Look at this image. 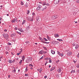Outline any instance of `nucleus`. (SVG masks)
Masks as SVG:
<instances>
[{
	"label": "nucleus",
	"mask_w": 79,
	"mask_h": 79,
	"mask_svg": "<svg viewBox=\"0 0 79 79\" xmlns=\"http://www.w3.org/2000/svg\"><path fill=\"white\" fill-rule=\"evenodd\" d=\"M2 35L4 37L5 39H6V40H7V39H8L9 38V35L8 34L4 33L2 34Z\"/></svg>",
	"instance_id": "nucleus-1"
},
{
	"label": "nucleus",
	"mask_w": 79,
	"mask_h": 79,
	"mask_svg": "<svg viewBox=\"0 0 79 79\" xmlns=\"http://www.w3.org/2000/svg\"><path fill=\"white\" fill-rule=\"evenodd\" d=\"M62 0H55L54 1L55 4H58V3H62Z\"/></svg>",
	"instance_id": "nucleus-2"
},
{
	"label": "nucleus",
	"mask_w": 79,
	"mask_h": 79,
	"mask_svg": "<svg viewBox=\"0 0 79 79\" xmlns=\"http://www.w3.org/2000/svg\"><path fill=\"white\" fill-rule=\"evenodd\" d=\"M31 60H32V57H29L26 60V62L29 63Z\"/></svg>",
	"instance_id": "nucleus-3"
},
{
	"label": "nucleus",
	"mask_w": 79,
	"mask_h": 79,
	"mask_svg": "<svg viewBox=\"0 0 79 79\" xmlns=\"http://www.w3.org/2000/svg\"><path fill=\"white\" fill-rule=\"evenodd\" d=\"M58 18V15H55L54 16H52V19H56V18Z\"/></svg>",
	"instance_id": "nucleus-4"
},
{
	"label": "nucleus",
	"mask_w": 79,
	"mask_h": 79,
	"mask_svg": "<svg viewBox=\"0 0 79 79\" xmlns=\"http://www.w3.org/2000/svg\"><path fill=\"white\" fill-rule=\"evenodd\" d=\"M28 19L29 21H33L34 19H33V18H31V17H29L28 18Z\"/></svg>",
	"instance_id": "nucleus-5"
},
{
	"label": "nucleus",
	"mask_w": 79,
	"mask_h": 79,
	"mask_svg": "<svg viewBox=\"0 0 79 79\" xmlns=\"http://www.w3.org/2000/svg\"><path fill=\"white\" fill-rule=\"evenodd\" d=\"M8 61L9 62V63H14L15 62V59H14L13 61L11 60H8Z\"/></svg>",
	"instance_id": "nucleus-6"
},
{
	"label": "nucleus",
	"mask_w": 79,
	"mask_h": 79,
	"mask_svg": "<svg viewBox=\"0 0 79 79\" xmlns=\"http://www.w3.org/2000/svg\"><path fill=\"white\" fill-rule=\"evenodd\" d=\"M72 54V52L71 51H69L67 53V55L68 56H70Z\"/></svg>",
	"instance_id": "nucleus-7"
},
{
	"label": "nucleus",
	"mask_w": 79,
	"mask_h": 79,
	"mask_svg": "<svg viewBox=\"0 0 79 79\" xmlns=\"http://www.w3.org/2000/svg\"><path fill=\"white\" fill-rule=\"evenodd\" d=\"M52 43L53 45H56V44H57L56 42L55 41H52Z\"/></svg>",
	"instance_id": "nucleus-8"
},
{
	"label": "nucleus",
	"mask_w": 79,
	"mask_h": 79,
	"mask_svg": "<svg viewBox=\"0 0 79 79\" xmlns=\"http://www.w3.org/2000/svg\"><path fill=\"white\" fill-rule=\"evenodd\" d=\"M54 37L57 38V37H59V35H58V34H56L54 35Z\"/></svg>",
	"instance_id": "nucleus-9"
},
{
	"label": "nucleus",
	"mask_w": 79,
	"mask_h": 79,
	"mask_svg": "<svg viewBox=\"0 0 79 79\" xmlns=\"http://www.w3.org/2000/svg\"><path fill=\"white\" fill-rule=\"evenodd\" d=\"M18 30L22 32H24L23 30H22V28H18Z\"/></svg>",
	"instance_id": "nucleus-10"
},
{
	"label": "nucleus",
	"mask_w": 79,
	"mask_h": 79,
	"mask_svg": "<svg viewBox=\"0 0 79 79\" xmlns=\"http://www.w3.org/2000/svg\"><path fill=\"white\" fill-rule=\"evenodd\" d=\"M54 69H55V67H52L50 69V71H52L54 70Z\"/></svg>",
	"instance_id": "nucleus-11"
},
{
	"label": "nucleus",
	"mask_w": 79,
	"mask_h": 79,
	"mask_svg": "<svg viewBox=\"0 0 79 79\" xmlns=\"http://www.w3.org/2000/svg\"><path fill=\"white\" fill-rule=\"evenodd\" d=\"M15 35H16V34L13 33L11 34L10 36L11 37H14V36H15Z\"/></svg>",
	"instance_id": "nucleus-12"
},
{
	"label": "nucleus",
	"mask_w": 79,
	"mask_h": 79,
	"mask_svg": "<svg viewBox=\"0 0 79 79\" xmlns=\"http://www.w3.org/2000/svg\"><path fill=\"white\" fill-rule=\"evenodd\" d=\"M51 52L52 53V54H53V55H54V54H55V51H53V50H51Z\"/></svg>",
	"instance_id": "nucleus-13"
},
{
	"label": "nucleus",
	"mask_w": 79,
	"mask_h": 79,
	"mask_svg": "<svg viewBox=\"0 0 79 79\" xmlns=\"http://www.w3.org/2000/svg\"><path fill=\"white\" fill-rule=\"evenodd\" d=\"M75 48L76 49H77L79 48V45L78 44H77L75 46Z\"/></svg>",
	"instance_id": "nucleus-14"
},
{
	"label": "nucleus",
	"mask_w": 79,
	"mask_h": 79,
	"mask_svg": "<svg viewBox=\"0 0 79 79\" xmlns=\"http://www.w3.org/2000/svg\"><path fill=\"white\" fill-rule=\"evenodd\" d=\"M58 72V73H60L61 71V70L60 69H59L57 70Z\"/></svg>",
	"instance_id": "nucleus-15"
},
{
	"label": "nucleus",
	"mask_w": 79,
	"mask_h": 79,
	"mask_svg": "<svg viewBox=\"0 0 79 79\" xmlns=\"http://www.w3.org/2000/svg\"><path fill=\"white\" fill-rule=\"evenodd\" d=\"M47 39L50 41V37L49 36H48V35H47Z\"/></svg>",
	"instance_id": "nucleus-16"
},
{
	"label": "nucleus",
	"mask_w": 79,
	"mask_h": 79,
	"mask_svg": "<svg viewBox=\"0 0 79 79\" xmlns=\"http://www.w3.org/2000/svg\"><path fill=\"white\" fill-rule=\"evenodd\" d=\"M57 40H58L60 42H62L63 41V40L61 39H57Z\"/></svg>",
	"instance_id": "nucleus-17"
},
{
	"label": "nucleus",
	"mask_w": 79,
	"mask_h": 79,
	"mask_svg": "<svg viewBox=\"0 0 79 79\" xmlns=\"http://www.w3.org/2000/svg\"><path fill=\"white\" fill-rule=\"evenodd\" d=\"M39 17H37L36 18V20L37 21H39Z\"/></svg>",
	"instance_id": "nucleus-18"
},
{
	"label": "nucleus",
	"mask_w": 79,
	"mask_h": 79,
	"mask_svg": "<svg viewBox=\"0 0 79 79\" xmlns=\"http://www.w3.org/2000/svg\"><path fill=\"white\" fill-rule=\"evenodd\" d=\"M26 23V20H23V21L22 22V24L23 25V24H24V23Z\"/></svg>",
	"instance_id": "nucleus-19"
},
{
	"label": "nucleus",
	"mask_w": 79,
	"mask_h": 79,
	"mask_svg": "<svg viewBox=\"0 0 79 79\" xmlns=\"http://www.w3.org/2000/svg\"><path fill=\"white\" fill-rule=\"evenodd\" d=\"M39 53L40 55H42L43 54V51H40Z\"/></svg>",
	"instance_id": "nucleus-20"
},
{
	"label": "nucleus",
	"mask_w": 79,
	"mask_h": 79,
	"mask_svg": "<svg viewBox=\"0 0 79 79\" xmlns=\"http://www.w3.org/2000/svg\"><path fill=\"white\" fill-rule=\"evenodd\" d=\"M38 7L41 8V6L40 4H38L37 5Z\"/></svg>",
	"instance_id": "nucleus-21"
},
{
	"label": "nucleus",
	"mask_w": 79,
	"mask_h": 79,
	"mask_svg": "<svg viewBox=\"0 0 79 79\" xmlns=\"http://www.w3.org/2000/svg\"><path fill=\"white\" fill-rule=\"evenodd\" d=\"M46 2H44L43 3V5H46Z\"/></svg>",
	"instance_id": "nucleus-22"
},
{
	"label": "nucleus",
	"mask_w": 79,
	"mask_h": 79,
	"mask_svg": "<svg viewBox=\"0 0 79 79\" xmlns=\"http://www.w3.org/2000/svg\"><path fill=\"white\" fill-rule=\"evenodd\" d=\"M39 39L40 40H41L42 41V42H43V40H43V39H42V38L41 37H39Z\"/></svg>",
	"instance_id": "nucleus-23"
},
{
	"label": "nucleus",
	"mask_w": 79,
	"mask_h": 79,
	"mask_svg": "<svg viewBox=\"0 0 79 79\" xmlns=\"http://www.w3.org/2000/svg\"><path fill=\"white\" fill-rule=\"evenodd\" d=\"M42 69H40L39 71L40 73H41V72H42Z\"/></svg>",
	"instance_id": "nucleus-24"
},
{
	"label": "nucleus",
	"mask_w": 79,
	"mask_h": 79,
	"mask_svg": "<svg viewBox=\"0 0 79 79\" xmlns=\"http://www.w3.org/2000/svg\"><path fill=\"white\" fill-rule=\"evenodd\" d=\"M13 68H14V70L12 71L13 73H16V69H15V68L13 67Z\"/></svg>",
	"instance_id": "nucleus-25"
},
{
	"label": "nucleus",
	"mask_w": 79,
	"mask_h": 79,
	"mask_svg": "<svg viewBox=\"0 0 79 79\" xmlns=\"http://www.w3.org/2000/svg\"><path fill=\"white\" fill-rule=\"evenodd\" d=\"M20 50H21L19 52L20 53H21L22 52H23V49L22 48H21L20 49Z\"/></svg>",
	"instance_id": "nucleus-26"
},
{
	"label": "nucleus",
	"mask_w": 79,
	"mask_h": 79,
	"mask_svg": "<svg viewBox=\"0 0 79 79\" xmlns=\"http://www.w3.org/2000/svg\"><path fill=\"white\" fill-rule=\"evenodd\" d=\"M59 55L60 56H63L64 55V54H63V53H60L59 54Z\"/></svg>",
	"instance_id": "nucleus-27"
},
{
	"label": "nucleus",
	"mask_w": 79,
	"mask_h": 79,
	"mask_svg": "<svg viewBox=\"0 0 79 79\" xmlns=\"http://www.w3.org/2000/svg\"><path fill=\"white\" fill-rule=\"evenodd\" d=\"M75 70H72L71 71V73H75Z\"/></svg>",
	"instance_id": "nucleus-28"
},
{
	"label": "nucleus",
	"mask_w": 79,
	"mask_h": 79,
	"mask_svg": "<svg viewBox=\"0 0 79 79\" xmlns=\"http://www.w3.org/2000/svg\"><path fill=\"white\" fill-rule=\"evenodd\" d=\"M15 21H16V20H13L12 21H11V22L12 23H15Z\"/></svg>",
	"instance_id": "nucleus-29"
},
{
	"label": "nucleus",
	"mask_w": 79,
	"mask_h": 79,
	"mask_svg": "<svg viewBox=\"0 0 79 79\" xmlns=\"http://www.w3.org/2000/svg\"><path fill=\"white\" fill-rule=\"evenodd\" d=\"M43 43H44V44H49L50 43V42H45V41H43Z\"/></svg>",
	"instance_id": "nucleus-30"
},
{
	"label": "nucleus",
	"mask_w": 79,
	"mask_h": 79,
	"mask_svg": "<svg viewBox=\"0 0 79 79\" xmlns=\"http://www.w3.org/2000/svg\"><path fill=\"white\" fill-rule=\"evenodd\" d=\"M44 41H48V40L47 39H46L45 38H44Z\"/></svg>",
	"instance_id": "nucleus-31"
},
{
	"label": "nucleus",
	"mask_w": 79,
	"mask_h": 79,
	"mask_svg": "<svg viewBox=\"0 0 79 79\" xmlns=\"http://www.w3.org/2000/svg\"><path fill=\"white\" fill-rule=\"evenodd\" d=\"M49 63H52V60H51V59H50V58H49Z\"/></svg>",
	"instance_id": "nucleus-32"
},
{
	"label": "nucleus",
	"mask_w": 79,
	"mask_h": 79,
	"mask_svg": "<svg viewBox=\"0 0 79 79\" xmlns=\"http://www.w3.org/2000/svg\"><path fill=\"white\" fill-rule=\"evenodd\" d=\"M21 5H24V3H23V1L21 2Z\"/></svg>",
	"instance_id": "nucleus-33"
},
{
	"label": "nucleus",
	"mask_w": 79,
	"mask_h": 79,
	"mask_svg": "<svg viewBox=\"0 0 79 79\" xmlns=\"http://www.w3.org/2000/svg\"><path fill=\"white\" fill-rule=\"evenodd\" d=\"M23 61V60H21L19 62V63L20 64H21V63H22V62Z\"/></svg>",
	"instance_id": "nucleus-34"
},
{
	"label": "nucleus",
	"mask_w": 79,
	"mask_h": 79,
	"mask_svg": "<svg viewBox=\"0 0 79 79\" xmlns=\"http://www.w3.org/2000/svg\"><path fill=\"white\" fill-rule=\"evenodd\" d=\"M25 57H24V56H23L22 57V60H24V58Z\"/></svg>",
	"instance_id": "nucleus-35"
},
{
	"label": "nucleus",
	"mask_w": 79,
	"mask_h": 79,
	"mask_svg": "<svg viewBox=\"0 0 79 79\" xmlns=\"http://www.w3.org/2000/svg\"><path fill=\"white\" fill-rule=\"evenodd\" d=\"M76 3H79V0H76Z\"/></svg>",
	"instance_id": "nucleus-36"
},
{
	"label": "nucleus",
	"mask_w": 79,
	"mask_h": 79,
	"mask_svg": "<svg viewBox=\"0 0 79 79\" xmlns=\"http://www.w3.org/2000/svg\"><path fill=\"white\" fill-rule=\"evenodd\" d=\"M29 66H30V67H33V66H34V65L31 64H30L29 65Z\"/></svg>",
	"instance_id": "nucleus-37"
},
{
	"label": "nucleus",
	"mask_w": 79,
	"mask_h": 79,
	"mask_svg": "<svg viewBox=\"0 0 79 79\" xmlns=\"http://www.w3.org/2000/svg\"><path fill=\"white\" fill-rule=\"evenodd\" d=\"M43 53H44V54L47 53V52L43 51Z\"/></svg>",
	"instance_id": "nucleus-38"
},
{
	"label": "nucleus",
	"mask_w": 79,
	"mask_h": 79,
	"mask_svg": "<svg viewBox=\"0 0 79 79\" xmlns=\"http://www.w3.org/2000/svg\"><path fill=\"white\" fill-rule=\"evenodd\" d=\"M7 44L8 45H11V43H8Z\"/></svg>",
	"instance_id": "nucleus-39"
},
{
	"label": "nucleus",
	"mask_w": 79,
	"mask_h": 79,
	"mask_svg": "<svg viewBox=\"0 0 79 79\" xmlns=\"http://www.w3.org/2000/svg\"><path fill=\"white\" fill-rule=\"evenodd\" d=\"M29 12H30V11L29 10H27V15H29Z\"/></svg>",
	"instance_id": "nucleus-40"
},
{
	"label": "nucleus",
	"mask_w": 79,
	"mask_h": 79,
	"mask_svg": "<svg viewBox=\"0 0 79 79\" xmlns=\"http://www.w3.org/2000/svg\"><path fill=\"white\" fill-rule=\"evenodd\" d=\"M40 8H39V7H37L36 9V10H37H37H40Z\"/></svg>",
	"instance_id": "nucleus-41"
},
{
	"label": "nucleus",
	"mask_w": 79,
	"mask_h": 79,
	"mask_svg": "<svg viewBox=\"0 0 79 79\" xmlns=\"http://www.w3.org/2000/svg\"><path fill=\"white\" fill-rule=\"evenodd\" d=\"M17 32L18 34H19L20 35H21V33L18 31H17Z\"/></svg>",
	"instance_id": "nucleus-42"
},
{
	"label": "nucleus",
	"mask_w": 79,
	"mask_h": 79,
	"mask_svg": "<svg viewBox=\"0 0 79 79\" xmlns=\"http://www.w3.org/2000/svg\"><path fill=\"white\" fill-rule=\"evenodd\" d=\"M46 5H47V6H50V4H49L48 3H46Z\"/></svg>",
	"instance_id": "nucleus-43"
},
{
	"label": "nucleus",
	"mask_w": 79,
	"mask_h": 79,
	"mask_svg": "<svg viewBox=\"0 0 79 79\" xmlns=\"http://www.w3.org/2000/svg\"><path fill=\"white\" fill-rule=\"evenodd\" d=\"M45 60H49V58H45Z\"/></svg>",
	"instance_id": "nucleus-44"
},
{
	"label": "nucleus",
	"mask_w": 79,
	"mask_h": 79,
	"mask_svg": "<svg viewBox=\"0 0 79 79\" xmlns=\"http://www.w3.org/2000/svg\"><path fill=\"white\" fill-rule=\"evenodd\" d=\"M43 47L44 50H47V48L45 47Z\"/></svg>",
	"instance_id": "nucleus-45"
},
{
	"label": "nucleus",
	"mask_w": 79,
	"mask_h": 79,
	"mask_svg": "<svg viewBox=\"0 0 79 79\" xmlns=\"http://www.w3.org/2000/svg\"><path fill=\"white\" fill-rule=\"evenodd\" d=\"M20 54H21V53H20L19 52V53H17V55H20Z\"/></svg>",
	"instance_id": "nucleus-46"
},
{
	"label": "nucleus",
	"mask_w": 79,
	"mask_h": 79,
	"mask_svg": "<svg viewBox=\"0 0 79 79\" xmlns=\"http://www.w3.org/2000/svg\"><path fill=\"white\" fill-rule=\"evenodd\" d=\"M77 68H79V64H78L77 65Z\"/></svg>",
	"instance_id": "nucleus-47"
},
{
	"label": "nucleus",
	"mask_w": 79,
	"mask_h": 79,
	"mask_svg": "<svg viewBox=\"0 0 79 79\" xmlns=\"http://www.w3.org/2000/svg\"><path fill=\"white\" fill-rule=\"evenodd\" d=\"M77 57L78 58H79V53L77 55Z\"/></svg>",
	"instance_id": "nucleus-48"
},
{
	"label": "nucleus",
	"mask_w": 79,
	"mask_h": 79,
	"mask_svg": "<svg viewBox=\"0 0 79 79\" xmlns=\"http://www.w3.org/2000/svg\"><path fill=\"white\" fill-rule=\"evenodd\" d=\"M57 53L58 54H59V55H60V53L59 51H57Z\"/></svg>",
	"instance_id": "nucleus-49"
},
{
	"label": "nucleus",
	"mask_w": 79,
	"mask_h": 79,
	"mask_svg": "<svg viewBox=\"0 0 79 79\" xmlns=\"http://www.w3.org/2000/svg\"><path fill=\"white\" fill-rule=\"evenodd\" d=\"M32 15H33V16H35V13L33 12L32 13Z\"/></svg>",
	"instance_id": "nucleus-50"
},
{
	"label": "nucleus",
	"mask_w": 79,
	"mask_h": 79,
	"mask_svg": "<svg viewBox=\"0 0 79 79\" xmlns=\"http://www.w3.org/2000/svg\"><path fill=\"white\" fill-rule=\"evenodd\" d=\"M44 9H45L44 8H43L41 9V10L42 11H44Z\"/></svg>",
	"instance_id": "nucleus-51"
},
{
	"label": "nucleus",
	"mask_w": 79,
	"mask_h": 79,
	"mask_svg": "<svg viewBox=\"0 0 79 79\" xmlns=\"http://www.w3.org/2000/svg\"><path fill=\"white\" fill-rule=\"evenodd\" d=\"M44 77L45 79H46V78H47V76H45Z\"/></svg>",
	"instance_id": "nucleus-52"
},
{
	"label": "nucleus",
	"mask_w": 79,
	"mask_h": 79,
	"mask_svg": "<svg viewBox=\"0 0 79 79\" xmlns=\"http://www.w3.org/2000/svg\"><path fill=\"white\" fill-rule=\"evenodd\" d=\"M4 32H7V30H6V29H5V30H4Z\"/></svg>",
	"instance_id": "nucleus-53"
},
{
	"label": "nucleus",
	"mask_w": 79,
	"mask_h": 79,
	"mask_svg": "<svg viewBox=\"0 0 79 79\" xmlns=\"http://www.w3.org/2000/svg\"><path fill=\"white\" fill-rule=\"evenodd\" d=\"M73 46H75V43H73Z\"/></svg>",
	"instance_id": "nucleus-54"
},
{
	"label": "nucleus",
	"mask_w": 79,
	"mask_h": 79,
	"mask_svg": "<svg viewBox=\"0 0 79 79\" xmlns=\"http://www.w3.org/2000/svg\"><path fill=\"white\" fill-rule=\"evenodd\" d=\"M47 62H46L45 63V66H46V65H47Z\"/></svg>",
	"instance_id": "nucleus-55"
},
{
	"label": "nucleus",
	"mask_w": 79,
	"mask_h": 79,
	"mask_svg": "<svg viewBox=\"0 0 79 79\" xmlns=\"http://www.w3.org/2000/svg\"><path fill=\"white\" fill-rule=\"evenodd\" d=\"M25 6L26 8H27L28 6H27V5L26 4L25 5Z\"/></svg>",
	"instance_id": "nucleus-56"
},
{
	"label": "nucleus",
	"mask_w": 79,
	"mask_h": 79,
	"mask_svg": "<svg viewBox=\"0 0 79 79\" xmlns=\"http://www.w3.org/2000/svg\"><path fill=\"white\" fill-rule=\"evenodd\" d=\"M25 76H28V74H26L25 75Z\"/></svg>",
	"instance_id": "nucleus-57"
},
{
	"label": "nucleus",
	"mask_w": 79,
	"mask_h": 79,
	"mask_svg": "<svg viewBox=\"0 0 79 79\" xmlns=\"http://www.w3.org/2000/svg\"><path fill=\"white\" fill-rule=\"evenodd\" d=\"M15 30H17V27H15Z\"/></svg>",
	"instance_id": "nucleus-58"
},
{
	"label": "nucleus",
	"mask_w": 79,
	"mask_h": 79,
	"mask_svg": "<svg viewBox=\"0 0 79 79\" xmlns=\"http://www.w3.org/2000/svg\"><path fill=\"white\" fill-rule=\"evenodd\" d=\"M2 19L1 17H0V21H2Z\"/></svg>",
	"instance_id": "nucleus-59"
},
{
	"label": "nucleus",
	"mask_w": 79,
	"mask_h": 79,
	"mask_svg": "<svg viewBox=\"0 0 79 79\" xmlns=\"http://www.w3.org/2000/svg\"><path fill=\"white\" fill-rule=\"evenodd\" d=\"M43 58H44V57L42 56L40 58V59H43Z\"/></svg>",
	"instance_id": "nucleus-60"
},
{
	"label": "nucleus",
	"mask_w": 79,
	"mask_h": 79,
	"mask_svg": "<svg viewBox=\"0 0 79 79\" xmlns=\"http://www.w3.org/2000/svg\"><path fill=\"white\" fill-rule=\"evenodd\" d=\"M39 3H40V4H42V2H39Z\"/></svg>",
	"instance_id": "nucleus-61"
},
{
	"label": "nucleus",
	"mask_w": 79,
	"mask_h": 79,
	"mask_svg": "<svg viewBox=\"0 0 79 79\" xmlns=\"http://www.w3.org/2000/svg\"><path fill=\"white\" fill-rule=\"evenodd\" d=\"M44 9H46V8H47V6H45L44 7Z\"/></svg>",
	"instance_id": "nucleus-62"
},
{
	"label": "nucleus",
	"mask_w": 79,
	"mask_h": 79,
	"mask_svg": "<svg viewBox=\"0 0 79 79\" xmlns=\"http://www.w3.org/2000/svg\"><path fill=\"white\" fill-rule=\"evenodd\" d=\"M28 43L29 42H25L26 44H28Z\"/></svg>",
	"instance_id": "nucleus-63"
},
{
	"label": "nucleus",
	"mask_w": 79,
	"mask_h": 79,
	"mask_svg": "<svg viewBox=\"0 0 79 79\" xmlns=\"http://www.w3.org/2000/svg\"><path fill=\"white\" fill-rule=\"evenodd\" d=\"M26 71H27V68L26 69Z\"/></svg>",
	"instance_id": "nucleus-64"
}]
</instances>
